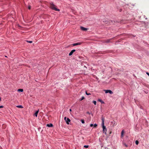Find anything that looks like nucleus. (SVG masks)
<instances>
[{
  "instance_id": "nucleus-1",
  "label": "nucleus",
  "mask_w": 149,
  "mask_h": 149,
  "mask_svg": "<svg viewBox=\"0 0 149 149\" xmlns=\"http://www.w3.org/2000/svg\"><path fill=\"white\" fill-rule=\"evenodd\" d=\"M102 128H103V132L104 133H105L106 134V131H107V129H106L105 126L104 125V119L103 118H102Z\"/></svg>"
},
{
  "instance_id": "nucleus-2",
  "label": "nucleus",
  "mask_w": 149,
  "mask_h": 149,
  "mask_svg": "<svg viewBox=\"0 0 149 149\" xmlns=\"http://www.w3.org/2000/svg\"><path fill=\"white\" fill-rule=\"evenodd\" d=\"M50 7L52 9L56 11H59V10L56 8L55 6L52 2L50 3Z\"/></svg>"
},
{
  "instance_id": "nucleus-3",
  "label": "nucleus",
  "mask_w": 149,
  "mask_h": 149,
  "mask_svg": "<svg viewBox=\"0 0 149 149\" xmlns=\"http://www.w3.org/2000/svg\"><path fill=\"white\" fill-rule=\"evenodd\" d=\"M104 91H105V93H109L110 94H112L113 93V92L110 90H104Z\"/></svg>"
},
{
  "instance_id": "nucleus-4",
  "label": "nucleus",
  "mask_w": 149,
  "mask_h": 149,
  "mask_svg": "<svg viewBox=\"0 0 149 149\" xmlns=\"http://www.w3.org/2000/svg\"><path fill=\"white\" fill-rule=\"evenodd\" d=\"M75 51V49H73L72 50L71 52L69 53V56H71L72 55L73 53Z\"/></svg>"
},
{
  "instance_id": "nucleus-5",
  "label": "nucleus",
  "mask_w": 149,
  "mask_h": 149,
  "mask_svg": "<svg viewBox=\"0 0 149 149\" xmlns=\"http://www.w3.org/2000/svg\"><path fill=\"white\" fill-rule=\"evenodd\" d=\"M80 29L81 30L84 31H86L87 30V29L85 28L82 26H80Z\"/></svg>"
},
{
  "instance_id": "nucleus-6",
  "label": "nucleus",
  "mask_w": 149,
  "mask_h": 149,
  "mask_svg": "<svg viewBox=\"0 0 149 149\" xmlns=\"http://www.w3.org/2000/svg\"><path fill=\"white\" fill-rule=\"evenodd\" d=\"M81 44V43H76L72 44L73 46H77L79 45H80Z\"/></svg>"
},
{
  "instance_id": "nucleus-7",
  "label": "nucleus",
  "mask_w": 149,
  "mask_h": 149,
  "mask_svg": "<svg viewBox=\"0 0 149 149\" xmlns=\"http://www.w3.org/2000/svg\"><path fill=\"white\" fill-rule=\"evenodd\" d=\"M111 123L113 126H114L116 125V122L114 121H113L111 122Z\"/></svg>"
},
{
  "instance_id": "nucleus-8",
  "label": "nucleus",
  "mask_w": 149,
  "mask_h": 149,
  "mask_svg": "<svg viewBox=\"0 0 149 149\" xmlns=\"http://www.w3.org/2000/svg\"><path fill=\"white\" fill-rule=\"evenodd\" d=\"M65 121L66 122V123L68 124H69V122L70 121V120L68 118H67V120Z\"/></svg>"
},
{
  "instance_id": "nucleus-9",
  "label": "nucleus",
  "mask_w": 149,
  "mask_h": 149,
  "mask_svg": "<svg viewBox=\"0 0 149 149\" xmlns=\"http://www.w3.org/2000/svg\"><path fill=\"white\" fill-rule=\"evenodd\" d=\"M124 133V130H123L122 131L121 133V136L122 138L123 137Z\"/></svg>"
},
{
  "instance_id": "nucleus-10",
  "label": "nucleus",
  "mask_w": 149,
  "mask_h": 149,
  "mask_svg": "<svg viewBox=\"0 0 149 149\" xmlns=\"http://www.w3.org/2000/svg\"><path fill=\"white\" fill-rule=\"evenodd\" d=\"M53 125L51 123H50L49 124H47V126L49 127H52L53 126Z\"/></svg>"
},
{
  "instance_id": "nucleus-11",
  "label": "nucleus",
  "mask_w": 149,
  "mask_h": 149,
  "mask_svg": "<svg viewBox=\"0 0 149 149\" xmlns=\"http://www.w3.org/2000/svg\"><path fill=\"white\" fill-rule=\"evenodd\" d=\"M39 112V110H38L37 111H36L35 113L34 114V115L36 117L37 116L38 114V113Z\"/></svg>"
},
{
  "instance_id": "nucleus-12",
  "label": "nucleus",
  "mask_w": 149,
  "mask_h": 149,
  "mask_svg": "<svg viewBox=\"0 0 149 149\" xmlns=\"http://www.w3.org/2000/svg\"><path fill=\"white\" fill-rule=\"evenodd\" d=\"M16 107L17 108H23V107L22 105L17 106Z\"/></svg>"
},
{
  "instance_id": "nucleus-13",
  "label": "nucleus",
  "mask_w": 149,
  "mask_h": 149,
  "mask_svg": "<svg viewBox=\"0 0 149 149\" xmlns=\"http://www.w3.org/2000/svg\"><path fill=\"white\" fill-rule=\"evenodd\" d=\"M18 91L22 92L23 91V90L22 89H19L18 90Z\"/></svg>"
},
{
  "instance_id": "nucleus-14",
  "label": "nucleus",
  "mask_w": 149,
  "mask_h": 149,
  "mask_svg": "<svg viewBox=\"0 0 149 149\" xmlns=\"http://www.w3.org/2000/svg\"><path fill=\"white\" fill-rule=\"evenodd\" d=\"M98 101L100 102L102 104L104 103V102H103L101 100V99H98Z\"/></svg>"
},
{
  "instance_id": "nucleus-15",
  "label": "nucleus",
  "mask_w": 149,
  "mask_h": 149,
  "mask_svg": "<svg viewBox=\"0 0 149 149\" xmlns=\"http://www.w3.org/2000/svg\"><path fill=\"white\" fill-rule=\"evenodd\" d=\"M135 143L136 144V145H138L139 143V142L137 140H136L135 141Z\"/></svg>"
},
{
  "instance_id": "nucleus-16",
  "label": "nucleus",
  "mask_w": 149,
  "mask_h": 149,
  "mask_svg": "<svg viewBox=\"0 0 149 149\" xmlns=\"http://www.w3.org/2000/svg\"><path fill=\"white\" fill-rule=\"evenodd\" d=\"M84 98H84V97L83 96V97H82L81 99H80V100L81 101V100H83V99H84Z\"/></svg>"
},
{
  "instance_id": "nucleus-17",
  "label": "nucleus",
  "mask_w": 149,
  "mask_h": 149,
  "mask_svg": "<svg viewBox=\"0 0 149 149\" xmlns=\"http://www.w3.org/2000/svg\"><path fill=\"white\" fill-rule=\"evenodd\" d=\"M89 146L88 145H85L84 146V147L86 148H88Z\"/></svg>"
},
{
  "instance_id": "nucleus-18",
  "label": "nucleus",
  "mask_w": 149,
  "mask_h": 149,
  "mask_svg": "<svg viewBox=\"0 0 149 149\" xmlns=\"http://www.w3.org/2000/svg\"><path fill=\"white\" fill-rule=\"evenodd\" d=\"M81 121L82 123L84 124V120L81 119Z\"/></svg>"
},
{
  "instance_id": "nucleus-19",
  "label": "nucleus",
  "mask_w": 149,
  "mask_h": 149,
  "mask_svg": "<svg viewBox=\"0 0 149 149\" xmlns=\"http://www.w3.org/2000/svg\"><path fill=\"white\" fill-rule=\"evenodd\" d=\"M93 103L95 105H96V102L95 101H93Z\"/></svg>"
},
{
  "instance_id": "nucleus-20",
  "label": "nucleus",
  "mask_w": 149,
  "mask_h": 149,
  "mask_svg": "<svg viewBox=\"0 0 149 149\" xmlns=\"http://www.w3.org/2000/svg\"><path fill=\"white\" fill-rule=\"evenodd\" d=\"M123 144L124 145L125 147H127L128 146L126 143H123Z\"/></svg>"
},
{
  "instance_id": "nucleus-21",
  "label": "nucleus",
  "mask_w": 149,
  "mask_h": 149,
  "mask_svg": "<svg viewBox=\"0 0 149 149\" xmlns=\"http://www.w3.org/2000/svg\"><path fill=\"white\" fill-rule=\"evenodd\" d=\"M97 125L96 124H95L94 125V127H96L97 126Z\"/></svg>"
},
{
  "instance_id": "nucleus-22",
  "label": "nucleus",
  "mask_w": 149,
  "mask_h": 149,
  "mask_svg": "<svg viewBox=\"0 0 149 149\" xmlns=\"http://www.w3.org/2000/svg\"><path fill=\"white\" fill-rule=\"evenodd\" d=\"M86 95H91V94L90 93H87V91H86Z\"/></svg>"
},
{
  "instance_id": "nucleus-23",
  "label": "nucleus",
  "mask_w": 149,
  "mask_h": 149,
  "mask_svg": "<svg viewBox=\"0 0 149 149\" xmlns=\"http://www.w3.org/2000/svg\"><path fill=\"white\" fill-rule=\"evenodd\" d=\"M31 8V6H29L28 7V9L29 10H30Z\"/></svg>"
},
{
  "instance_id": "nucleus-24",
  "label": "nucleus",
  "mask_w": 149,
  "mask_h": 149,
  "mask_svg": "<svg viewBox=\"0 0 149 149\" xmlns=\"http://www.w3.org/2000/svg\"><path fill=\"white\" fill-rule=\"evenodd\" d=\"M27 42H29V43H31L32 42V41H27Z\"/></svg>"
},
{
  "instance_id": "nucleus-25",
  "label": "nucleus",
  "mask_w": 149,
  "mask_h": 149,
  "mask_svg": "<svg viewBox=\"0 0 149 149\" xmlns=\"http://www.w3.org/2000/svg\"><path fill=\"white\" fill-rule=\"evenodd\" d=\"M90 126L91 127H92L93 126V124H91L90 125Z\"/></svg>"
},
{
  "instance_id": "nucleus-26",
  "label": "nucleus",
  "mask_w": 149,
  "mask_h": 149,
  "mask_svg": "<svg viewBox=\"0 0 149 149\" xmlns=\"http://www.w3.org/2000/svg\"><path fill=\"white\" fill-rule=\"evenodd\" d=\"M3 106H0V108H3Z\"/></svg>"
},
{
  "instance_id": "nucleus-27",
  "label": "nucleus",
  "mask_w": 149,
  "mask_h": 149,
  "mask_svg": "<svg viewBox=\"0 0 149 149\" xmlns=\"http://www.w3.org/2000/svg\"><path fill=\"white\" fill-rule=\"evenodd\" d=\"M67 119V118H66V117H64V120H65V121H66V120Z\"/></svg>"
},
{
  "instance_id": "nucleus-28",
  "label": "nucleus",
  "mask_w": 149,
  "mask_h": 149,
  "mask_svg": "<svg viewBox=\"0 0 149 149\" xmlns=\"http://www.w3.org/2000/svg\"><path fill=\"white\" fill-rule=\"evenodd\" d=\"M146 74L149 76V73L148 72H147Z\"/></svg>"
},
{
  "instance_id": "nucleus-29",
  "label": "nucleus",
  "mask_w": 149,
  "mask_h": 149,
  "mask_svg": "<svg viewBox=\"0 0 149 149\" xmlns=\"http://www.w3.org/2000/svg\"><path fill=\"white\" fill-rule=\"evenodd\" d=\"M87 114H90V113L89 112H87Z\"/></svg>"
},
{
  "instance_id": "nucleus-30",
  "label": "nucleus",
  "mask_w": 149,
  "mask_h": 149,
  "mask_svg": "<svg viewBox=\"0 0 149 149\" xmlns=\"http://www.w3.org/2000/svg\"><path fill=\"white\" fill-rule=\"evenodd\" d=\"M70 111H72V110H71V109H70Z\"/></svg>"
},
{
  "instance_id": "nucleus-31",
  "label": "nucleus",
  "mask_w": 149,
  "mask_h": 149,
  "mask_svg": "<svg viewBox=\"0 0 149 149\" xmlns=\"http://www.w3.org/2000/svg\"><path fill=\"white\" fill-rule=\"evenodd\" d=\"M1 97H0V101H1Z\"/></svg>"
}]
</instances>
